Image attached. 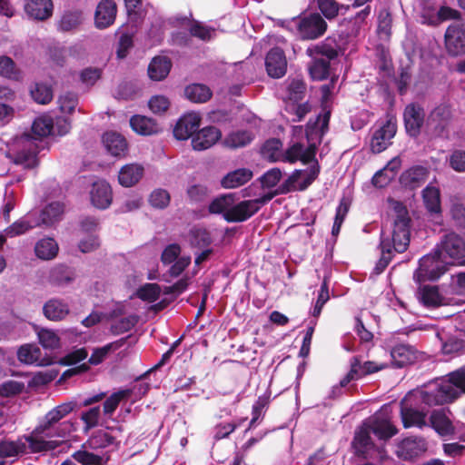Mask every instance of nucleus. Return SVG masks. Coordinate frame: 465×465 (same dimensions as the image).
<instances>
[{
  "label": "nucleus",
  "mask_w": 465,
  "mask_h": 465,
  "mask_svg": "<svg viewBox=\"0 0 465 465\" xmlns=\"http://www.w3.org/2000/svg\"><path fill=\"white\" fill-rule=\"evenodd\" d=\"M70 128V123L64 117L54 120L48 114L41 115L32 124V134H24L13 140L9 146V153L15 163L25 168H33L38 163L37 153L45 147L43 139L49 135H64Z\"/></svg>",
  "instance_id": "obj_1"
},
{
  "label": "nucleus",
  "mask_w": 465,
  "mask_h": 465,
  "mask_svg": "<svg viewBox=\"0 0 465 465\" xmlns=\"http://www.w3.org/2000/svg\"><path fill=\"white\" fill-rule=\"evenodd\" d=\"M74 410V403L60 404L49 411L39 421L37 427L30 433L35 443L41 452L54 450L59 440L70 434L73 424L69 421H61Z\"/></svg>",
  "instance_id": "obj_2"
},
{
  "label": "nucleus",
  "mask_w": 465,
  "mask_h": 465,
  "mask_svg": "<svg viewBox=\"0 0 465 465\" xmlns=\"http://www.w3.org/2000/svg\"><path fill=\"white\" fill-rule=\"evenodd\" d=\"M462 392H465V367L432 381L424 391L422 399L430 404H446Z\"/></svg>",
  "instance_id": "obj_3"
},
{
  "label": "nucleus",
  "mask_w": 465,
  "mask_h": 465,
  "mask_svg": "<svg viewBox=\"0 0 465 465\" xmlns=\"http://www.w3.org/2000/svg\"><path fill=\"white\" fill-rule=\"evenodd\" d=\"M395 209L398 215L394 222L392 242L381 237V256L379 262H390L393 256L392 252H403L410 243V218L406 209L400 203H396Z\"/></svg>",
  "instance_id": "obj_4"
},
{
  "label": "nucleus",
  "mask_w": 465,
  "mask_h": 465,
  "mask_svg": "<svg viewBox=\"0 0 465 465\" xmlns=\"http://www.w3.org/2000/svg\"><path fill=\"white\" fill-rule=\"evenodd\" d=\"M431 382L425 385L422 390L408 394L401 401V416L404 428L417 427L422 429L429 426L427 421L428 410H425L423 407L414 406L413 403L420 402L429 407L433 405L422 399L424 391L427 390Z\"/></svg>",
  "instance_id": "obj_5"
},
{
  "label": "nucleus",
  "mask_w": 465,
  "mask_h": 465,
  "mask_svg": "<svg viewBox=\"0 0 465 465\" xmlns=\"http://www.w3.org/2000/svg\"><path fill=\"white\" fill-rule=\"evenodd\" d=\"M465 258V240L455 232L445 234L440 242L419 262H438L445 259L463 260Z\"/></svg>",
  "instance_id": "obj_6"
},
{
  "label": "nucleus",
  "mask_w": 465,
  "mask_h": 465,
  "mask_svg": "<svg viewBox=\"0 0 465 465\" xmlns=\"http://www.w3.org/2000/svg\"><path fill=\"white\" fill-rule=\"evenodd\" d=\"M282 25L291 31L296 30L302 39L319 38L327 29L326 21L318 13L284 21Z\"/></svg>",
  "instance_id": "obj_7"
},
{
  "label": "nucleus",
  "mask_w": 465,
  "mask_h": 465,
  "mask_svg": "<svg viewBox=\"0 0 465 465\" xmlns=\"http://www.w3.org/2000/svg\"><path fill=\"white\" fill-rule=\"evenodd\" d=\"M272 195L267 194L254 200H245L235 203L233 197L231 212L227 213L226 221L228 223H241L251 218L256 213L262 205L269 202Z\"/></svg>",
  "instance_id": "obj_8"
},
{
  "label": "nucleus",
  "mask_w": 465,
  "mask_h": 465,
  "mask_svg": "<svg viewBox=\"0 0 465 465\" xmlns=\"http://www.w3.org/2000/svg\"><path fill=\"white\" fill-rule=\"evenodd\" d=\"M307 146L301 142H293L292 144L283 153V162L296 163L301 161L308 163L314 161L316 153V142L312 138V133L306 132Z\"/></svg>",
  "instance_id": "obj_9"
},
{
  "label": "nucleus",
  "mask_w": 465,
  "mask_h": 465,
  "mask_svg": "<svg viewBox=\"0 0 465 465\" xmlns=\"http://www.w3.org/2000/svg\"><path fill=\"white\" fill-rule=\"evenodd\" d=\"M41 452L31 435H25L16 440L0 441V460L15 458L23 454Z\"/></svg>",
  "instance_id": "obj_10"
},
{
  "label": "nucleus",
  "mask_w": 465,
  "mask_h": 465,
  "mask_svg": "<svg viewBox=\"0 0 465 465\" xmlns=\"http://www.w3.org/2000/svg\"><path fill=\"white\" fill-rule=\"evenodd\" d=\"M445 46L450 55L465 54V23L450 24L445 33Z\"/></svg>",
  "instance_id": "obj_11"
},
{
  "label": "nucleus",
  "mask_w": 465,
  "mask_h": 465,
  "mask_svg": "<svg viewBox=\"0 0 465 465\" xmlns=\"http://www.w3.org/2000/svg\"><path fill=\"white\" fill-rule=\"evenodd\" d=\"M148 389L149 386L147 384H135L131 388L114 392L104 402V414L108 417L112 416L122 401L128 400L133 395H144Z\"/></svg>",
  "instance_id": "obj_12"
},
{
  "label": "nucleus",
  "mask_w": 465,
  "mask_h": 465,
  "mask_svg": "<svg viewBox=\"0 0 465 465\" xmlns=\"http://www.w3.org/2000/svg\"><path fill=\"white\" fill-rule=\"evenodd\" d=\"M450 110L449 106L441 104L432 110L427 118L425 127L432 136L441 135L449 123Z\"/></svg>",
  "instance_id": "obj_13"
},
{
  "label": "nucleus",
  "mask_w": 465,
  "mask_h": 465,
  "mask_svg": "<svg viewBox=\"0 0 465 465\" xmlns=\"http://www.w3.org/2000/svg\"><path fill=\"white\" fill-rule=\"evenodd\" d=\"M372 433L380 440L391 439L397 433V429L391 422V418L388 413L384 411L376 412L369 420Z\"/></svg>",
  "instance_id": "obj_14"
},
{
  "label": "nucleus",
  "mask_w": 465,
  "mask_h": 465,
  "mask_svg": "<svg viewBox=\"0 0 465 465\" xmlns=\"http://www.w3.org/2000/svg\"><path fill=\"white\" fill-rule=\"evenodd\" d=\"M397 131L396 123L391 119L386 121L381 127L375 130L371 148L373 153H379L384 151L390 144Z\"/></svg>",
  "instance_id": "obj_15"
},
{
  "label": "nucleus",
  "mask_w": 465,
  "mask_h": 465,
  "mask_svg": "<svg viewBox=\"0 0 465 465\" xmlns=\"http://www.w3.org/2000/svg\"><path fill=\"white\" fill-rule=\"evenodd\" d=\"M449 263H419L418 269L414 272L413 279L419 284L439 280L447 271ZM453 265L454 263H450ZM464 265L465 263H460Z\"/></svg>",
  "instance_id": "obj_16"
},
{
  "label": "nucleus",
  "mask_w": 465,
  "mask_h": 465,
  "mask_svg": "<svg viewBox=\"0 0 465 465\" xmlns=\"http://www.w3.org/2000/svg\"><path fill=\"white\" fill-rule=\"evenodd\" d=\"M265 67L271 77H282L287 70V60L283 51L280 48L271 49L265 58Z\"/></svg>",
  "instance_id": "obj_17"
},
{
  "label": "nucleus",
  "mask_w": 465,
  "mask_h": 465,
  "mask_svg": "<svg viewBox=\"0 0 465 465\" xmlns=\"http://www.w3.org/2000/svg\"><path fill=\"white\" fill-rule=\"evenodd\" d=\"M117 6L114 0H101L94 14V24L99 29L112 25L115 20Z\"/></svg>",
  "instance_id": "obj_18"
},
{
  "label": "nucleus",
  "mask_w": 465,
  "mask_h": 465,
  "mask_svg": "<svg viewBox=\"0 0 465 465\" xmlns=\"http://www.w3.org/2000/svg\"><path fill=\"white\" fill-rule=\"evenodd\" d=\"M90 197L94 207L102 210L108 208L113 200L111 186L104 180L94 182L90 192Z\"/></svg>",
  "instance_id": "obj_19"
},
{
  "label": "nucleus",
  "mask_w": 465,
  "mask_h": 465,
  "mask_svg": "<svg viewBox=\"0 0 465 465\" xmlns=\"http://www.w3.org/2000/svg\"><path fill=\"white\" fill-rule=\"evenodd\" d=\"M41 225L37 215L34 213H28L19 218L4 230L7 238H14L25 234L29 231Z\"/></svg>",
  "instance_id": "obj_20"
},
{
  "label": "nucleus",
  "mask_w": 465,
  "mask_h": 465,
  "mask_svg": "<svg viewBox=\"0 0 465 465\" xmlns=\"http://www.w3.org/2000/svg\"><path fill=\"white\" fill-rule=\"evenodd\" d=\"M407 133L411 136H417L424 123V111L416 104L406 106L403 114Z\"/></svg>",
  "instance_id": "obj_21"
},
{
  "label": "nucleus",
  "mask_w": 465,
  "mask_h": 465,
  "mask_svg": "<svg viewBox=\"0 0 465 465\" xmlns=\"http://www.w3.org/2000/svg\"><path fill=\"white\" fill-rule=\"evenodd\" d=\"M200 121L201 118L196 113L184 114L173 129L174 137L178 140H186L191 136L193 137L200 126Z\"/></svg>",
  "instance_id": "obj_22"
},
{
  "label": "nucleus",
  "mask_w": 465,
  "mask_h": 465,
  "mask_svg": "<svg viewBox=\"0 0 465 465\" xmlns=\"http://www.w3.org/2000/svg\"><path fill=\"white\" fill-rule=\"evenodd\" d=\"M449 414L450 411L445 409H440L433 411L430 416L429 426L441 437L454 434V426Z\"/></svg>",
  "instance_id": "obj_23"
},
{
  "label": "nucleus",
  "mask_w": 465,
  "mask_h": 465,
  "mask_svg": "<svg viewBox=\"0 0 465 465\" xmlns=\"http://www.w3.org/2000/svg\"><path fill=\"white\" fill-rule=\"evenodd\" d=\"M391 364L402 368L411 364L417 359V350L405 343H397L391 348Z\"/></svg>",
  "instance_id": "obj_24"
},
{
  "label": "nucleus",
  "mask_w": 465,
  "mask_h": 465,
  "mask_svg": "<svg viewBox=\"0 0 465 465\" xmlns=\"http://www.w3.org/2000/svg\"><path fill=\"white\" fill-rule=\"evenodd\" d=\"M220 138L221 132L216 127H205L193 135L192 145L197 151L206 150L212 147Z\"/></svg>",
  "instance_id": "obj_25"
},
{
  "label": "nucleus",
  "mask_w": 465,
  "mask_h": 465,
  "mask_svg": "<svg viewBox=\"0 0 465 465\" xmlns=\"http://www.w3.org/2000/svg\"><path fill=\"white\" fill-rule=\"evenodd\" d=\"M417 300L427 308H436L445 304L444 297L437 286L421 285L416 292Z\"/></svg>",
  "instance_id": "obj_26"
},
{
  "label": "nucleus",
  "mask_w": 465,
  "mask_h": 465,
  "mask_svg": "<svg viewBox=\"0 0 465 465\" xmlns=\"http://www.w3.org/2000/svg\"><path fill=\"white\" fill-rule=\"evenodd\" d=\"M421 194L427 212L435 218L440 217L441 201L440 188L430 183L422 190Z\"/></svg>",
  "instance_id": "obj_27"
},
{
  "label": "nucleus",
  "mask_w": 465,
  "mask_h": 465,
  "mask_svg": "<svg viewBox=\"0 0 465 465\" xmlns=\"http://www.w3.org/2000/svg\"><path fill=\"white\" fill-rule=\"evenodd\" d=\"M52 0H26L25 13L33 19L44 21L53 14Z\"/></svg>",
  "instance_id": "obj_28"
},
{
  "label": "nucleus",
  "mask_w": 465,
  "mask_h": 465,
  "mask_svg": "<svg viewBox=\"0 0 465 465\" xmlns=\"http://www.w3.org/2000/svg\"><path fill=\"white\" fill-rule=\"evenodd\" d=\"M72 457L82 465H105L110 460L109 455L96 452L89 449L87 444L83 445L82 449L75 451Z\"/></svg>",
  "instance_id": "obj_29"
},
{
  "label": "nucleus",
  "mask_w": 465,
  "mask_h": 465,
  "mask_svg": "<svg viewBox=\"0 0 465 465\" xmlns=\"http://www.w3.org/2000/svg\"><path fill=\"white\" fill-rule=\"evenodd\" d=\"M18 360L28 365L45 366L50 364L48 359L42 357V351L36 345L25 344L17 351Z\"/></svg>",
  "instance_id": "obj_30"
},
{
  "label": "nucleus",
  "mask_w": 465,
  "mask_h": 465,
  "mask_svg": "<svg viewBox=\"0 0 465 465\" xmlns=\"http://www.w3.org/2000/svg\"><path fill=\"white\" fill-rule=\"evenodd\" d=\"M427 450V443L421 438H407L399 444V453L405 460L420 456Z\"/></svg>",
  "instance_id": "obj_31"
},
{
  "label": "nucleus",
  "mask_w": 465,
  "mask_h": 465,
  "mask_svg": "<svg viewBox=\"0 0 465 465\" xmlns=\"http://www.w3.org/2000/svg\"><path fill=\"white\" fill-rule=\"evenodd\" d=\"M85 444L89 449L96 452H104L109 456L110 452L116 447L115 438L104 431L97 432Z\"/></svg>",
  "instance_id": "obj_32"
},
{
  "label": "nucleus",
  "mask_w": 465,
  "mask_h": 465,
  "mask_svg": "<svg viewBox=\"0 0 465 465\" xmlns=\"http://www.w3.org/2000/svg\"><path fill=\"white\" fill-rule=\"evenodd\" d=\"M104 147L113 156H124L127 152L125 138L116 132H107L103 136Z\"/></svg>",
  "instance_id": "obj_33"
},
{
  "label": "nucleus",
  "mask_w": 465,
  "mask_h": 465,
  "mask_svg": "<svg viewBox=\"0 0 465 465\" xmlns=\"http://www.w3.org/2000/svg\"><path fill=\"white\" fill-rule=\"evenodd\" d=\"M193 244H198L195 251L194 262H204L205 260L215 259V253L212 247H210V237L205 231H198L193 240Z\"/></svg>",
  "instance_id": "obj_34"
},
{
  "label": "nucleus",
  "mask_w": 465,
  "mask_h": 465,
  "mask_svg": "<svg viewBox=\"0 0 465 465\" xmlns=\"http://www.w3.org/2000/svg\"><path fill=\"white\" fill-rule=\"evenodd\" d=\"M369 423L364 421L362 425L355 431V435L352 441V446L355 449L357 454L363 455L368 450H371L374 446L371 434Z\"/></svg>",
  "instance_id": "obj_35"
},
{
  "label": "nucleus",
  "mask_w": 465,
  "mask_h": 465,
  "mask_svg": "<svg viewBox=\"0 0 465 465\" xmlns=\"http://www.w3.org/2000/svg\"><path fill=\"white\" fill-rule=\"evenodd\" d=\"M143 175V167L138 163H129L123 166L118 174V181L124 187L136 184Z\"/></svg>",
  "instance_id": "obj_36"
},
{
  "label": "nucleus",
  "mask_w": 465,
  "mask_h": 465,
  "mask_svg": "<svg viewBox=\"0 0 465 465\" xmlns=\"http://www.w3.org/2000/svg\"><path fill=\"white\" fill-rule=\"evenodd\" d=\"M318 173L317 165H313L308 170H296L290 176L289 182L299 190H304L316 179Z\"/></svg>",
  "instance_id": "obj_37"
},
{
  "label": "nucleus",
  "mask_w": 465,
  "mask_h": 465,
  "mask_svg": "<svg viewBox=\"0 0 465 465\" xmlns=\"http://www.w3.org/2000/svg\"><path fill=\"white\" fill-rule=\"evenodd\" d=\"M132 129L142 135H152L160 132V126L151 118L134 115L130 120Z\"/></svg>",
  "instance_id": "obj_38"
},
{
  "label": "nucleus",
  "mask_w": 465,
  "mask_h": 465,
  "mask_svg": "<svg viewBox=\"0 0 465 465\" xmlns=\"http://www.w3.org/2000/svg\"><path fill=\"white\" fill-rule=\"evenodd\" d=\"M59 251L58 243L54 238L45 237L39 240L35 246L36 256L44 261H50L56 257Z\"/></svg>",
  "instance_id": "obj_39"
},
{
  "label": "nucleus",
  "mask_w": 465,
  "mask_h": 465,
  "mask_svg": "<svg viewBox=\"0 0 465 465\" xmlns=\"http://www.w3.org/2000/svg\"><path fill=\"white\" fill-rule=\"evenodd\" d=\"M252 173L246 168L237 169L227 173L222 180L221 183L223 188L232 189L242 186L250 181Z\"/></svg>",
  "instance_id": "obj_40"
},
{
  "label": "nucleus",
  "mask_w": 465,
  "mask_h": 465,
  "mask_svg": "<svg viewBox=\"0 0 465 465\" xmlns=\"http://www.w3.org/2000/svg\"><path fill=\"white\" fill-rule=\"evenodd\" d=\"M428 174L429 170L426 167L414 166L407 170L401 179L404 185L415 188L426 181Z\"/></svg>",
  "instance_id": "obj_41"
},
{
  "label": "nucleus",
  "mask_w": 465,
  "mask_h": 465,
  "mask_svg": "<svg viewBox=\"0 0 465 465\" xmlns=\"http://www.w3.org/2000/svg\"><path fill=\"white\" fill-rule=\"evenodd\" d=\"M45 316L51 321L63 320L69 313V307L58 299L48 301L44 308Z\"/></svg>",
  "instance_id": "obj_42"
},
{
  "label": "nucleus",
  "mask_w": 465,
  "mask_h": 465,
  "mask_svg": "<svg viewBox=\"0 0 465 465\" xmlns=\"http://www.w3.org/2000/svg\"><path fill=\"white\" fill-rule=\"evenodd\" d=\"M171 69V62L166 57H154L148 66V75L152 80L161 81Z\"/></svg>",
  "instance_id": "obj_43"
},
{
  "label": "nucleus",
  "mask_w": 465,
  "mask_h": 465,
  "mask_svg": "<svg viewBox=\"0 0 465 465\" xmlns=\"http://www.w3.org/2000/svg\"><path fill=\"white\" fill-rule=\"evenodd\" d=\"M253 134L250 131L238 130L231 132L223 140L226 147L236 149L244 147L253 140Z\"/></svg>",
  "instance_id": "obj_44"
},
{
  "label": "nucleus",
  "mask_w": 465,
  "mask_h": 465,
  "mask_svg": "<svg viewBox=\"0 0 465 465\" xmlns=\"http://www.w3.org/2000/svg\"><path fill=\"white\" fill-rule=\"evenodd\" d=\"M63 213V204L58 202H54L45 206L37 218L39 219L41 225L44 224L49 226L58 222L61 219Z\"/></svg>",
  "instance_id": "obj_45"
},
{
  "label": "nucleus",
  "mask_w": 465,
  "mask_h": 465,
  "mask_svg": "<svg viewBox=\"0 0 465 465\" xmlns=\"http://www.w3.org/2000/svg\"><path fill=\"white\" fill-rule=\"evenodd\" d=\"M233 197V193H227L215 198L209 205L210 213L215 214H223L224 220L226 221L227 213H230L232 209Z\"/></svg>",
  "instance_id": "obj_46"
},
{
  "label": "nucleus",
  "mask_w": 465,
  "mask_h": 465,
  "mask_svg": "<svg viewBox=\"0 0 465 465\" xmlns=\"http://www.w3.org/2000/svg\"><path fill=\"white\" fill-rule=\"evenodd\" d=\"M185 96L194 103H205L212 96L210 88L204 84H193L184 90Z\"/></svg>",
  "instance_id": "obj_47"
},
{
  "label": "nucleus",
  "mask_w": 465,
  "mask_h": 465,
  "mask_svg": "<svg viewBox=\"0 0 465 465\" xmlns=\"http://www.w3.org/2000/svg\"><path fill=\"white\" fill-rule=\"evenodd\" d=\"M282 143L279 139H270L265 142L262 148V153L264 158L271 162H283V153L282 151Z\"/></svg>",
  "instance_id": "obj_48"
},
{
  "label": "nucleus",
  "mask_w": 465,
  "mask_h": 465,
  "mask_svg": "<svg viewBox=\"0 0 465 465\" xmlns=\"http://www.w3.org/2000/svg\"><path fill=\"white\" fill-rule=\"evenodd\" d=\"M311 57L312 62L309 66V72L312 78L319 81L326 79L329 76L330 63H328L327 59H321L316 56Z\"/></svg>",
  "instance_id": "obj_49"
},
{
  "label": "nucleus",
  "mask_w": 465,
  "mask_h": 465,
  "mask_svg": "<svg viewBox=\"0 0 465 465\" xmlns=\"http://www.w3.org/2000/svg\"><path fill=\"white\" fill-rule=\"evenodd\" d=\"M32 98L38 104H46L53 99V90L50 85L36 83L30 90Z\"/></svg>",
  "instance_id": "obj_50"
},
{
  "label": "nucleus",
  "mask_w": 465,
  "mask_h": 465,
  "mask_svg": "<svg viewBox=\"0 0 465 465\" xmlns=\"http://www.w3.org/2000/svg\"><path fill=\"white\" fill-rule=\"evenodd\" d=\"M435 336L440 341L441 352L445 355L453 356L464 349V342L462 340L450 337L446 341H443V338L438 331H435Z\"/></svg>",
  "instance_id": "obj_51"
},
{
  "label": "nucleus",
  "mask_w": 465,
  "mask_h": 465,
  "mask_svg": "<svg viewBox=\"0 0 465 465\" xmlns=\"http://www.w3.org/2000/svg\"><path fill=\"white\" fill-rule=\"evenodd\" d=\"M315 4L323 16L329 20L335 18L343 8L336 0H315Z\"/></svg>",
  "instance_id": "obj_52"
},
{
  "label": "nucleus",
  "mask_w": 465,
  "mask_h": 465,
  "mask_svg": "<svg viewBox=\"0 0 465 465\" xmlns=\"http://www.w3.org/2000/svg\"><path fill=\"white\" fill-rule=\"evenodd\" d=\"M82 23V14L78 11L67 12L63 15L58 24L59 30L67 32L75 29Z\"/></svg>",
  "instance_id": "obj_53"
},
{
  "label": "nucleus",
  "mask_w": 465,
  "mask_h": 465,
  "mask_svg": "<svg viewBox=\"0 0 465 465\" xmlns=\"http://www.w3.org/2000/svg\"><path fill=\"white\" fill-rule=\"evenodd\" d=\"M37 335L40 344L46 350L57 349L60 345V338L54 331L41 329Z\"/></svg>",
  "instance_id": "obj_54"
},
{
  "label": "nucleus",
  "mask_w": 465,
  "mask_h": 465,
  "mask_svg": "<svg viewBox=\"0 0 465 465\" xmlns=\"http://www.w3.org/2000/svg\"><path fill=\"white\" fill-rule=\"evenodd\" d=\"M160 293L161 288L156 283H146L136 292L138 298L148 302H156L160 297Z\"/></svg>",
  "instance_id": "obj_55"
},
{
  "label": "nucleus",
  "mask_w": 465,
  "mask_h": 465,
  "mask_svg": "<svg viewBox=\"0 0 465 465\" xmlns=\"http://www.w3.org/2000/svg\"><path fill=\"white\" fill-rule=\"evenodd\" d=\"M305 84L300 78L289 79L287 82V92L289 100L298 102L302 99L305 92Z\"/></svg>",
  "instance_id": "obj_56"
},
{
  "label": "nucleus",
  "mask_w": 465,
  "mask_h": 465,
  "mask_svg": "<svg viewBox=\"0 0 465 465\" xmlns=\"http://www.w3.org/2000/svg\"><path fill=\"white\" fill-rule=\"evenodd\" d=\"M306 54L309 56H316L321 59H327L328 63L337 56V51L327 45H317L307 48Z\"/></svg>",
  "instance_id": "obj_57"
},
{
  "label": "nucleus",
  "mask_w": 465,
  "mask_h": 465,
  "mask_svg": "<svg viewBox=\"0 0 465 465\" xmlns=\"http://www.w3.org/2000/svg\"><path fill=\"white\" fill-rule=\"evenodd\" d=\"M188 264L189 263H173L167 272L163 273L162 276L157 272L150 271L148 279L170 282L172 278L179 276L185 270Z\"/></svg>",
  "instance_id": "obj_58"
},
{
  "label": "nucleus",
  "mask_w": 465,
  "mask_h": 465,
  "mask_svg": "<svg viewBox=\"0 0 465 465\" xmlns=\"http://www.w3.org/2000/svg\"><path fill=\"white\" fill-rule=\"evenodd\" d=\"M349 208L350 203L345 198L341 199L336 209V215L331 229L332 236L336 237L340 233L341 226L349 212Z\"/></svg>",
  "instance_id": "obj_59"
},
{
  "label": "nucleus",
  "mask_w": 465,
  "mask_h": 465,
  "mask_svg": "<svg viewBox=\"0 0 465 465\" xmlns=\"http://www.w3.org/2000/svg\"><path fill=\"white\" fill-rule=\"evenodd\" d=\"M16 203L15 192L9 185H6L4 194V204L2 207V215L4 220L10 221V213L15 208Z\"/></svg>",
  "instance_id": "obj_60"
},
{
  "label": "nucleus",
  "mask_w": 465,
  "mask_h": 465,
  "mask_svg": "<svg viewBox=\"0 0 465 465\" xmlns=\"http://www.w3.org/2000/svg\"><path fill=\"white\" fill-rule=\"evenodd\" d=\"M351 361L352 364L357 365L358 370L356 371L360 378L368 374L377 372L386 367L385 364H378L374 361H365L364 363L361 364L358 357H353Z\"/></svg>",
  "instance_id": "obj_61"
},
{
  "label": "nucleus",
  "mask_w": 465,
  "mask_h": 465,
  "mask_svg": "<svg viewBox=\"0 0 465 465\" xmlns=\"http://www.w3.org/2000/svg\"><path fill=\"white\" fill-rule=\"evenodd\" d=\"M170 194L164 189H155L149 197L150 204L158 209H164L170 203Z\"/></svg>",
  "instance_id": "obj_62"
},
{
  "label": "nucleus",
  "mask_w": 465,
  "mask_h": 465,
  "mask_svg": "<svg viewBox=\"0 0 465 465\" xmlns=\"http://www.w3.org/2000/svg\"><path fill=\"white\" fill-rule=\"evenodd\" d=\"M330 119V114L324 113L322 115H319L315 127L307 130L309 133H312V138L316 142V144L320 143L322 135L327 130Z\"/></svg>",
  "instance_id": "obj_63"
},
{
  "label": "nucleus",
  "mask_w": 465,
  "mask_h": 465,
  "mask_svg": "<svg viewBox=\"0 0 465 465\" xmlns=\"http://www.w3.org/2000/svg\"><path fill=\"white\" fill-rule=\"evenodd\" d=\"M58 104L62 113L72 114L78 104L77 95L70 92L64 93L60 95Z\"/></svg>",
  "instance_id": "obj_64"
}]
</instances>
